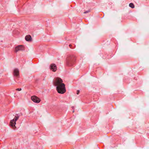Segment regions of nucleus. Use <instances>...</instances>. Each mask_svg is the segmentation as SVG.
<instances>
[{
    "instance_id": "obj_8",
    "label": "nucleus",
    "mask_w": 149,
    "mask_h": 149,
    "mask_svg": "<svg viewBox=\"0 0 149 149\" xmlns=\"http://www.w3.org/2000/svg\"><path fill=\"white\" fill-rule=\"evenodd\" d=\"M129 6L130 7H131L132 8H134V4L133 3H130L129 4Z\"/></svg>"
},
{
    "instance_id": "obj_10",
    "label": "nucleus",
    "mask_w": 149,
    "mask_h": 149,
    "mask_svg": "<svg viewBox=\"0 0 149 149\" xmlns=\"http://www.w3.org/2000/svg\"><path fill=\"white\" fill-rule=\"evenodd\" d=\"M89 12H90V10H87V11L84 12V14H86V13H89Z\"/></svg>"
},
{
    "instance_id": "obj_3",
    "label": "nucleus",
    "mask_w": 149,
    "mask_h": 149,
    "mask_svg": "<svg viewBox=\"0 0 149 149\" xmlns=\"http://www.w3.org/2000/svg\"><path fill=\"white\" fill-rule=\"evenodd\" d=\"M31 99L33 102L36 103H39L40 101V99L35 96L31 97Z\"/></svg>"
},
{
    "instance_id": "obj_5",
    "label": "nucleus",
    "mask_w": 149,
    "mask_h": 149,
    "mask_svg": "<svg viewBox=\"0 0 149 149\" xmlns=\"http://www.w3.org/2000/svg\"><path fill=\"white\" fill-rule=\"evenodd\" d=\"M19 74V71L18 69L15 68L14 69L13 74L14 76L17 77Z\"/></svg>"
},
{
    "instance_id": "obj_4",
    "label": "nucleus",
    "mask_w": 149,
    "mask_h": 149,
    "mask_svg": "<svg viewBox=\"0 0 149 149\" xmlns=\"http://www.w3.org/2000/svg\"><path fill=\"white\" fill-rule=\"evenodd\" d=\"M24 46L21 45H19L16 47L15 48V52H17L19 51H22L24 50Z\"/></svg>"
},
{
    "instance_id": "obj_13",
    "label": "nucleus",
    "mask_w": 149,
    "mask_h": 149,
    "mask_svg": "<svg viewBox=\"0 0 149 149\" xmlns=\"http://www.w3.org/2000/svg\"><path fill=\"white\" fill-rule=\"evenodd\" d=\"M72 109H74V107H72ZM74 110H73V111H72L73 113H74Z\"/></svg>"
},
{
    "instance_id": "obj_6",
    "label": "nucleus",
    "mask_w": 149,
    "mask_h": 149,
    "mask_svg": "<svg viewBox=\"0 0 149 149\" xmlns=\"http://www.w3.org/2000/svg\"><path fill=\"white\" fill-rule=\"evenodd\" d=\"M50 69L53 71H56L57 70L56 65L54 64H52L50 65Z\"/></svg>"
},
{
    "instance_id": "obj_11",
    "label": "nucleus",
    "mask_w": 149,
    "mask_h": 149,
    "mask_svg": "<svg viewBox=\"0 0 149 149\" xmlns=\"http://www.w3.org/2000/svg\"><path fill=\"white\" fill-rule=\"evenodd\" d=\"M17 91H20L22 90V89L21 88H18L16 89Z\"/></svg>"
},
{
    "instance_id": "obj_7",
    "label": "nucleus",
    "mask_w": 149,
    "mask_h": 149,
    "mask_svg": "<svg viewBox=\"0 0 149 149\" xmlns=\"http://www.w3.org/2000/svg\"><path fill=\"white\" fill-rule=\"evenodd\" d=\"M25 40L28 41H31V38L30 35H28L26 36L25 37Z\"/></svg>"
},
{
    "instance_id": "obj_2",
    "label": "nucleus",
    "mask_w": 149,
    "mask_h": 149,
    "mask_svg": "<svg viewBox=\"0 0 149 149\" xmlns=\"http://www.w3.org/2000/svg\"><path fill=\"white\" fill-rule=\"evenodd\" d=\"M19 117V115L18 114H16L14 118L11 120L10 125L12 127H15L16 124V121L18 120Z\"/></svg>"
},
{
    "instance_id": "obj_1",
    "label": "nucleus",
    "mask_w": 149,
    "mask_h": 149,
    "mask_svg": "<svg viewBox=\"0 0 149 149\" xmlns=\"http://www.w3.org/2000/svg\"><path fill=\"white\" fill-rule=\"evenodd\" d=\"M63 82L62 79L58 77L56 78L54 81V85L56 87V90L60 94H63L66 91L65 84Z\"/></svg>"
},
{
    "instance_id": "obj_9",
    "label": "nucleus",
    "mask_w": 149,
    "mask_h": 149,
    "mask_svg": "<svg viewBox=\"0 0 149 149\" xmlns=\"http://www.w3.org/2000/svg\"><path fill=\"white\" fill-rule=\"evenodd\" d=\"M67 65L68 66H71L72 65V63L71 61H69L68 62H67Z\"/></svg>"
},
{
    "instance_id": "obj_12",
    "label": "nucleus",
    "mask_w": 149,
    "mask_h": 149,
    "mask_svg": "<svg viewBox=\"0 0 149 149\" xmlns=\"http://www.w3.org/2000/svg\"><path fill=\"white\" fill-rule=\"evenodd\" d=\"M79 91L77 90V95L79 94Z\"/></svg>"
}]
</instances>
